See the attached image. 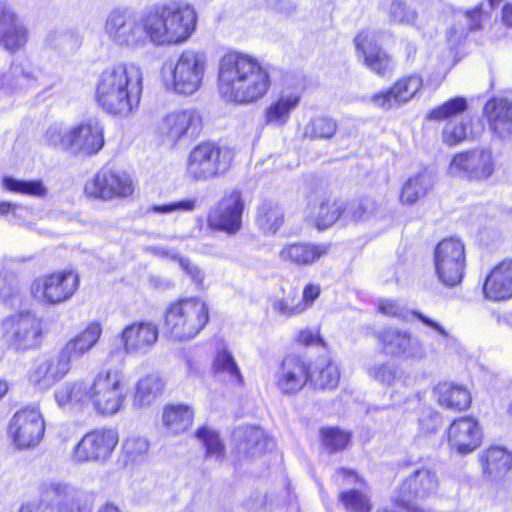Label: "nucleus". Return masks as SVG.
<instances>
[{"label":"nucleus","instance_id":"f257e3e1","mask_svg":"<svg viewBox=\"0 0 512 512\" xmlns=\"http://www.w3.org/2000/svg\"><path fill=\"white\" fill-rule=\"evenodd\" d=\"M219 92L227 101L250 104L263 98L271 86L269 72L258 59L230 52L219 61Z\"/></svg>","mask_w":512,"mask_h":512},{"label":"nucleus","instance_id":"f03ea898","mask_svg":"<svg viewBox=\"0 0 512 512\" xmlns=\"http://www.w3.org/2000/svg\"><path fill=\"white\" fill-rule=\"evenodd\" d=\"M143 91V73L135 63L108 66L96 81V101L107 113L127 117L138 108Z\"/></svg>","mask_w":512,"mask_h":512},{"label":"nucleus","instance_id":"7ed1b4c3","mask_svg":"<svg viewBox=\"0 0 512 512\" xmlns=\"http://www.w3.org/2000/svg\"><path fill=\"white\" fill-rule=\"evenodd\" d=\"M145 15L149 41L157 46L187 41L197 23L196 12L190 6L161 5Z\"/></svg>","mask_w":512,"mask_h":512},{"label":"nucleus","instance_id":"20e7f679","mask_svg":"<svg viewBox=\"0 0 512 512\" xmlns=\"http://www.w3.org/2000/svg\"><path fill=\"white\" fill-rule=\"evenodd\" d=\"M104 127L96 118H88L72 126L53 124L44 134L47 145L73 156L96 155L104 146Z\"/></svg>","mask_w":512,"mask_h":512},{"label":"nucleus","instance_id":"39448f33","mask_svg":"<svg viewBox=\"0 0 512 512\" xmlns=\"http://www.w3.org/2000/svg\"><path fill=\"white\" fill-rule=\"evenodd\" d=\"M208 321V306L197 297L180 299L170 304L165 312L166 332L178 341L193 339Z\"/></svg>","mask_w":512,"mask_h":512},{"label":"nucleus","instance_id":"423d86ee","mask_svg":"<svg viewBox=\"0 0 512 512\" xmlns=\"http://www.w3.org/2000/svg\"><path fill=\"white\" fill-rule=\"evenodd\" d=\"M124 373L118 367L100 370L92 383H88V406L101 415H114L119 412L125 402L123 392Z\"/></svg>","mask_w":512,"mask_h":512},{"label":"nucleus","instance_id":"0eeeda50","mask_svg":"<svg viewBox=\"0 0 512 512\" xmlns=\"http://www.w3.org/2000/svg\"><path fill=\"white\" fill-rule=\"evenodd\" d=\"M104 32L111 42L122 48H142L149 41L146 15L123 9H114L108 14Z\"/></svg>","mask_w":512,"mask_h":512},{"label":"nucleus","instance_id":"6e6552de","mask_svg":"<svg viewBox=\"0 0 512 512\" xmlns=\"http://www.w3.org/2000/svg\"><path fill=\"white\" fill-rule=\"evenodd\" d=\"M209 68V57L201 49L186 48L176 58L172 74V90L179 95H193L203 85Z\"/></svg>","mask_w":512,"mask_h":512},{"label":"nucleus","instance_id":"1a4fd4ad","mask_svg":"<svg viewBox=\"0 0 512 512\" xmlns=\"http://www.w3.org/2000/svg\"><path fill=\"white\" fill-rule=\"evenodd\" d=\"M231 149L214 142H203L189 154L187 174L196 181H206L225 174L233 161Z\"/></svg>","mask_w":512,"mask_h":512},{"label":"nucleus","instance_id":"9d476101","mask_svg":"<svg viewBox=\"0 0 512 512\" xmlns=\"http://www.w3.org/2000/svg\"><path fill=\"white\" fill-rule=\"evenodd\" d=\"M438 487L436 471L421 467L402 481L394 493L393 501L410 512H424L423 501L435 495Z\"/></svg>","mask_w":512,"mask_h":512},{"label":"nucleus","instance_id":"9b49d317","mask_svg":"<svg viewBox=\"0 0 512 512\" xmlns=\"http://www.w3.org/2000/svg\"><path fill=\"white\" fill-rule=\"evenodd\" d=\"M1 327L9 343L17 350L36 348L42 341L43 321L30 310L7 316L2 320Z\"/></svg>","mask_w":512,"mask_h":512},{"label":"nucleus","instance_id":"f8f14e48","mask_svg":"<svg viewBox=\"0 0 512 512\" xmlns=\"http://www.w3.org/2000/svg\"><path fill=\"white\" fill-rule=\"evenodd\" d=\"M435 270L438 279L448 287L458 285L463 277L465 249L455 237L440 241L434 251Z\"/></svg>","mask_w":512,"mask_h":512},{"label":"nucleus","instance_id":"ddd939ff","mask_svg":"<svg viewBox=\"0 0 512 512\" xmlns=\"http://www.w3.org/2000/svg\"><path fill=\"white\" fill-rule=\"evenodd\" d=\"M78 286L79 276L75 271H60L35 279L31 294L41 303L56 305L70 299Z\"/></svg>","mask_w":512,"mask_h":512},{"label":"nucleus","instance_id":"4468645a","mask_svg":"<svg viewBox=\"0 0 512 512\" xmlns=\"http://www.w3.org/2000/svg\"><path fill=\"white\" fill-rule=\"evenodd\" d=\"M494 170L495 162L492 152L477 148L454 155L447 173L454 178L482 181L491 177Z\"/></svg>","mask_w":512,"mask_h":512},{"label":"nucleus","instance_id":"2eb2a0df","mask_svg":"<svg viewBox=\"0 0 512 512\" xmlns=\"http://www.w3.org/2000/svg\"><path fill=\"white\" fill-rule=\"evenodd\" d=\"M44 432V419L36 407H25L18 410L8 426V434L19 449L37 446Z\"/></svg>","mask_w":512,"mask_h":512},{"label":"nucleus","instance_id":"dca6fc26","mask_svg":"<svg viewBox=\"0 0 512 512\" xmlns=\"http://www.w3.org/2000/svg\"><path fill=\"white\" fill-rule=\"evenodd\" d=\"M134 185L129 175L102 168L85 184L87 197L109 201L132 195Z\"/></svg>","mask_w":512,"mask_h":512},{"label":"nucleus","instance_id":"f3484780","mask_svg":"<svg viewBox=\"0 0 512 512\" xmlns=\"http://www.w3.org/2000/svg\"><path fill=\"white\" fill-rule=\"evenodd\" d=\"M378 338L388 355L412 361H422L426 358L423 341L409 331L388 327L379 333Z\"/></svg>","mask_w":512,"mask_h":512},{"label":"nucleus","instance_id":"a211bd4d","mask_svg":"<svg viewBox=\"0 0 512 512\" xmlns=\"http://www.w3.org/2000/svg\"><path fill=\"white\" fill-rule=\"evenodd\" d=\"M244 203L239 191L226 194L208 214V225L227 234L237 233L242 226Z\"/></svg>","mask_w":512,"mask_h":512},{"label":"nucleus","instance_id":"6ab92c4d","mask_svg":"<svg viewBox=\"0 0 512 512\" xmlns=\"http://www.w3.org/2000/svg\"><path fill=\"white\" fill-rule=\"evenodd\" d=\"M118 443L114 429H97L87 433L75 446L73 459L77 462L100 461L110 457Z\"/></svg>","mask_w":512,"mask_h":512},{"label":"nucleus","instance_id":"aec40b11","mask_svg":"<svg viewBox=\"0 0 512 512\" xmlns=\"http://www.w3.org/2000/svg\"><path fill=\"white\" fill-rule=\"evenodd\" d=\"M422 85L423 80L421 76L417 74L409 75L396 81L386 91L371 96L370 102L385 111L397 108L412 100L421 90Z\"/></svg>","mask_w":512,"mask_h":512},{"label":"nucleus","instance_id":"412c9836","mask_svg":"<svg viewBox=\"0 0 512 512\" xmlns=\"http://www.w3.org/2000/svg\"><path fill=\"white\" fill-rule=\"evenodd\" d=\"M357 57L363 64L379 76L392 72L391 57L378 45L376 35L370 31L360 32L354 39Z\"/></svg>","mask_w":512,"mask_h":512},{"label":"nucleus","instance_id":"4be33fe9","mask_svg":"<svg viewBox=\"0 0 512 512\" xmlns=\"http://www.w3.org/2000/svg\"><path fill=\"white\" fill-rule=\"evenodd\" d=\"M346 203L326 194L309 201L306 219L310 225L319 231L333 226L337 220L344 221Z\"/></svg>","mask_w":512,"mask_h":512},{"label":"nucleus","instance_id":"5701e85b","mask_svg":"<svg viewBox=\"0 0 512 512\" xmlns=\"http://www.w3.org/2000/svg\"><path fill=\"white\" fill-rule=\"evenodd\" d=\"M449 446L459 454L473 452L481 444V429L472 417L455 419L447 431Z\"/></svg>","mask_w":512,"mask_h":512},{"label":"nucleus","instance_id":"b1692460","mask_svg":"<svg viewBox=\"0 0 512 512\" xmlns=\"http://www.w3.org/2000/svg\"><path fill=\"white\" fill-rule=\"evenodd\" d=\"M309 382V369L297 356H287L281 362L275 384L283 394L299 392Z\"/></svg>","mask_w":512,"mask_h":512},{"label":"nucleus","instance_id":"393cba45","mask_svg":"<svg viewBox=\"0 0 512 512\" xmlns=\"http://www.w3.org/2000/svg\"><path fill=\"white\" fill-rule=\"evenodd\" d=\"M121 342L128 354H146L158 340V328L152 322H135L125 327Z\"/></svg>","mask_w":512,"mask_h":512},{"label":"nucleus","instance_id":"a878e982","mask_svg":"<svg viewBox=\"0 0 512 512\" xmlns=\"http://www.w3.org/2000/svg\"><path fill=\"white\" fill-rule=\"evenodd\" d=\"M483 293L486 299L495 302L512 298V259H505L491 269Z\"/></svg>","mask_w":512,"mask_h":512},{"label":"nucleus","instance_id":"bb28decb","mask_svg":"<svg viewBox=\"0 0 512 512\" xmlns=\"http://www.w3.org/2000/svg\"><path fill=\"white\" fill-rule=\"evenodd\" d=\"M26 28L18 20L12 8L0 1V43L9 51H16L27 42Z\"/></svg>","mask_w":512,"mask_h":512},{"label":"nucleus","instance_id":"cd10ccee","mask_svg":"<svg viewBox=\"0 0 512 512\" xmlns=\"http://www.w3.org/2000/svg\"><path fill=\"white\" fill-rule=\"evenodd\" d=\"M199 121L193 110H177L167 114L161 121L158 131L163 140L175 144L187 135Z\"/></svg>","mask_w":512,"mask_h":512},{"label":"nucleus","instance_id":"c85d7f7f","mask_svg":"<svg viewBox=\"0 0 512 512\" xmlns=\"http://www.w3.org/2000/svg\"><path fill=\"white\" fill-rule=\"evenodd\" d=\"M490 129L500 138L512 134V106L505 98H493L484 106Z\"/></svg>","mask_w":512,"mask_h":512},{"label":"nucleus","instance_id":"c756f323","mask_svg":"<svg viewBox=\"0 0 512 512\" xmlns=\"http://www.w3.org/2000/svg\"><path fill=\"white\" fill-rule=\"evenodd\" d=\"M328 244L294 243L285 245L279 252L282 261L296 265H310L326 255Z\"/></svg>","mask_w":512,"mask_h":512},{"label":"nucleus","instance_id":"7c9ffc66","mask_svg":"<svg viewBox=\"0 0 512 512\" xmlns=\"http://www.w3.org/2000/svg\"><path fill=\"white\" fill-rule=\"evenodd\" d=\"M101 335V324L93 321L83 331L70 339L62 349L71 360L80 359L96 345Z\"/></svg>","mask_w":512,"mask_h":512},{"label":"nucleus","instance_id":"2f4dec72","mask_svg":"<svg viewBox=\"0 0 512 512\" xmlns=\"http://www.w3.org/2000/svg\"><path fill=\"white\" fill-rule=\"evenodd\" d=\"M480 462L484 473L496 479L512 468V454L503 447L492 446L480 454Z\"/></svg>","mask_w":512,"mask_h":512},{"label":"nucleus","instance_id":"473e14b6","mask_svg":"<svg viewBox=\"0 0 512 512\" xmlns=\"http://www.w3.org/2000/svg\"><path fill=\"white\" fill-rule=\"evenodd\" d=\"M434 392L438 403L447 409L462 411L470 406V392L462 386L447 382L440 383L435 387Z\"/></svg>","mask_w":512,"mask_h":512},{"label":"nucleus","instance_id":"72a5a7b5","mask_svg":"<svg viewBox=\"0 0 512 512\" xmlns=\"http://www.w3.org/2000/svg\"><path fill=\"white\" fill-rule=\"evenodd\" d=\"M164 386L163 380L156 374H149L139 379L133 396V406L150 407L161 396Z\"/></svg>","mask_w":512,"mask_h":512},{"label":"nucleus","instance_id":"f704fd0d","mask_svg":"<svg viewBox=\"0 0 512 512\" xmlns=\"http://www.w3.org/2000/svg\"><path fill=\"white\" fill-rule=\"evenodd\" d=\"M378 310L384 315L395 317L403 321H409V315L412 314L424 325L433 329L441 336L445 338L449 336L448 331L437 321L427 317L426 315L419 311L409 312L394 300H381L378 305Z\"/></svg>","mask_w":512,"mask_h":512},{"label":"nucleus","instance_id":"c9c22d12","mask_svg":"<svg viewBox=\"0 0 512 512\" xmlns=\"http://www.w3.org/2000/svg\"><path fill=\"white\" fill-rule=\"evenodd\" d=\"M88 383L85 381L66 382L54 392V398L60 407L88 406Z\"/></svg>","mask_w":512,"mask_h":512},{"label":"nucleus","instance_id":"e433bc0d","mask_svg":"<svg viewBox=\"0 0 512 512\" xmlns=\"http://www.w3.org/2000/svg\"><path fill=\"white\" fill-rule=\"evenodd\" d=\"M340 372L337 365L327 359H319L309 370V382L318 389L332 390L338 386Z\"/></svg>","mask_w":512,"mask_h":512},{"label":"nucleus","instance_id":"4c0bfd02","mask_svg":"<svg viewBox=\"0 0 512 512\" xmlns=\"http://www.w3.org/2000/svg\"><path fill=\"white\" fill-rule=\"evenodd\" d=\"M300 102V95L289 93L281 95L277 101L271 103L266 110V121L268 124L283 126L287 123L290 113Z\"/></svg>","mask_w":512,"mask_h":512},{"label":"nucleus","instance_id":"58836bf2","mask_svg":"<svg viewBox=\"0 0 512 512\" xmlns=\"http://www.w3.org/2000/svg\"><path fill=\"white\" fill-rule=\"evenodd\" d=\"M193 410L185 405L167 406L163 412V423L173 434L186 431L193 422Z\"/></svg>","mask_w":512,"mask_h":512},{"label":"nucleus","instance_id":"ea45409f","mask_svg":"<svg viewBox=\"0 0 512 512\" xmlns=\"http://www.w3.org/2000/svg\"><path fill=\"white\" fill-rule=\"evenodd\" d=\"M284 220L283 209L274 201L265 200L258 207L256 222L264 233L274 234Z\"/></svg>","mask_w":512,"mask_h":512},{"label":"nucleus","instance_id":"a19ab883","mask_svg":"<svg viewBox=\"0 0 512 512\" xmlns=\"http://www.w3.org/2000/svg\"><path fill=\"white\" fill-rule=\"evenodd\" d=\"M54 491L58 495L68 496L61 502L58 512H91L92 501L82 492L72 491L66 485L57 484Z\"/></svg>","mask_w":512,"mask_h":512},{"label":"nucleus","instance_id":"79ce46f5","mask_svg":"<svg viewBox=\"0 0 512 512\" xmlns=\"http://www.w3.org/2000/svg\"><path fill=\"white\" fill-rule=\"evenodd\" d=\"M243 436L242 450L251 456H256L269 448L272 440L268 439L263 429L247 426L239 430Z\"/></svg>","mask_w":512,"mask_h":512},{"label":"nucleus","instance_id":"37998d69","mask_svg":"<svg viewBox=\"0 0 512 512\" xmlns=\"http://www.w3.org/2000/svg\"><path fill=\"white\" fill-rule=\"evenodd\" d=\"M432 185V176L427 172L409 178L402 188V202L407 204L415 203L419 198L426 195Z\"/></svg>","mask_w":512,"mask_h":512},{"label":"nucleus","instance_id":"c03bdc74","mask_svg":"<svg viewBox=\"0 0 512 512\" xmlns=\"http://www.w3.org/2000/svg\"><path fill=\"white\" fill-rule=\"evenodd\" d=\"M196 437L205 447L206 459H213L216 462H221L223 460L225 456V446L219 435L214 430L202 427L197 430Z\"/></svg>","mask_w":512,"mask_h":512},{"label":"nucleus","instance_id":"a18cd8bd","mask_svg":"<svg viewBox=\"0 0 512 512\" xmlns=\"http://www.w3.org/2000/svg\"><path fill=\"white\" fill-rule=\"evenodd\" d=\"M379 209L378 203L371 198H364L359 201L346 204L344 222H358L369 219Z\"/></svg>","mask_w":512,"mask_h":512},{"label":"nucleus","instance_id":"49530a36","mask_svg":"<svg viewBox=\"0 0 512 512\" xmlns=\"http://www.w3.org/2000/svg\"><path fill=\"white\" fill-rule=\"evenodd\" d=\"M3 186L8 191L33 197H44L47 193V189L41 180L27 181L13 177H4Z\"/></svg>","mask_w":512,"mask_h":512},{"label":"nucleus","instance_id":"de8ad7c7","mask_svg":"<svg viewBox=\"0 0 512 512\" xmlns=\"http://www.w3.org/2000/svg\"><path fill=\"white\" fill-rule=\"evenodd\" d=\"M213 367L217 374L226 375L231 381L242 384L243 377L240 369L229 351L225 349L219 351L215 357Z\"/></svg>","mask_w":512,"mask_h":512},{"label":"nucleus","instance_id":"09e8293b","mask_svg":"<svg viewBox=\"0 0 512 512\" xmlns=\"http://www.w3.org/2000/svg\"><path fill=\"white\" fill-rule=\"evenodd\" d=\"M337 130L336 122L328 117L312 118L304 128V136L310 139H329Z\"/></svg>","mask_w":512,"mask_h":512},{"label":"nucleus","instance_id":"8fccbe9b","mask_svg":"<svg viewBox=\"0 0 512 512\" xmlns=\"http://www.w3.org/2000/svg\"><path fill=\"white\" fill-rule=\"evenodd\" d=\"M467 107L468 104L464 97H455L431 110L428 118L436 121L446 120L463 113Z\"/></svg>","mask_w":512,"mask_h":512},{"label":"nucleus","instance_id":"3c124183","mask_svg":"<svg viewBox=\"0 0 512 512\" xmlns=\"http://www.w3.org/2000/svg\"><path fill=\"white\" fill-rule=\"evenodd\" d=\"M388 17L391 23L415 25L418 14L414 8L403 1H392L388 9Z\"/></svg>","mask_w":512,"mask_h":512},{"label":"nucleus","instance_id":"603ef678","mask_svg":"<svg viewBox=\"0 0 512 512\" xmlns=\"http://www.w3.org/2000/svg\"><path fill=\"white\" fill-rule=\"evenodd\" d=\"M272 309L281 317L291 318L306 311V305L300 299H297L295 294H288L281 299H275L272 303Z\"/></svg>","mask_w":512,"mask_h":512},{"label":"nucleus","instance_id":"864d4df0","mask_svg":"<svg viewBox=\"0 0 512 512\" xmlns=\"http://www.w3.org/2000/svg\"><path fill=\"white\" fill-rule=\"evenodd\" d=\"M45 365L49 366V373L54 382L61 380L71 369V359L63 349L53 356H41Z\"/></svg>","mask_w":512,"mask_h":512},{"label":"nucleus","instance_id":"5fc2aeb1","mask_svg":"<svg viewBox=\"0 0 512 512\" xmlns=\"http://www.w3.org/2000/svg\"><path fill=\"white\" fill-rule=\"evenodd\" d=\"M29 382L39 390H46L55 384L49 366L45 365L42 357H38L29 371Z\"/></svg>","mask_w":512,"mask_h":512},{"label":"nucleus","instance_id":"6e6d98bb","mask_svg":"<svg viewBox=\"0 0 512 512\" xmlns=\"http://www.w3.org/2000/svg\"><path fill=\"white\" fill-rule=\"evenodd\" d=\"M340 502L347 512H369V500L362 492L353 488L340 493Z\"/></svg>","mask_w":512,"mask_h":512},{"label":"nucleus","instance_id":"4d7b16f0","mask_svg":"<svg viewBox=\"0 0 512 512\" xmlns=\"http://www.w3.org/2000/svg\"><path fill=\"white\" fill-rule=\"evenodd\" d=\"M321 436L323 445L331 453L344 449L350 440L348 433L332 427L323 428Z\"/></svg>","mask_w":512,"mask_h":512},{"label":"nucleus","instance_id":"13d9d810","mask_svg":"<svg viewBox=\"0 0 512 512\" xmlns=\"http://www.w3.org/2000/svg\"><path fill=\"white\" fill-rule=\"evenodd\" d=\"M467 126L468 120L460 123H448L443 129V141L452 146L472 137L473 133L468 131Z\"/></svg>","mask_w":512,"mask_h":512},{"label":"nucleus","instance_id":"bf43d9fd","mask_svg":"<svg viewBox=\"0 0 512 512\" xmlns=\"http://www.w3.org/2000/svg\"><path fill=\"white\" fill-rule=\"evenodd\" d=\"M148 449V440L140 436H131L123 444L124 453L132 460L146 454Z\"/></svg>","mask_w":512,"mask_h":512},{"label":"nucleus","instance_id":"052dcab7","mask_svg":"<svg viewBox=\"0 0 512 512\" xmlns=\"http://www.w3.org/2000/svg\"><path fill=\"white\" fill-rule=\"evenodd\" d=\"M368 373L376 381L391 385L395 380L396 368L391 363L375 364L368 369Z\"/></svg>","mask_w":512,"mask_h":512},{"label":"nucleus","instance_id":"680f3d73","mask_svg":"<svg viewBox=\"0 0 512 512\" xmlns=\"http://www.w3.org/2000/svg\"><path fill=\"white\" fill-rule=\"evenodd\" d=\"M179 266L197 286L202 287L205 279V272L197 264L186 257L179 258Z\"/></svg>","mask_w":512,"mask_h":512},{"label":"nucleus","instance_id":"e2e57ef3","mask_svg":"<svg viewBox=\"0 0 512 512\" xmlns=\"http://www.w3.org/2000/svg\"><path fill=\"white\" fill-rule=\"evenodd\" d=\"M195 208L194 200H181L162 205H154L149 211L160 214H168L174 211H192Z\"/></svg>","mask_w":512,"mask_h":512},{"label":"nucleus","instance_id":"0e129e2a","mask_svg":"<svg viewBox=\"0 0 512 512\" xmlns=\"http://www.w3.org/2000/svg\"><path fill=\"white\" fill-rule=\"evenodd\" d=\"M33 79L30 72H26L22 67L13 65L11 66L8 74L5 76V80L11 83V86L22 87Z\"/></svg>","mask_w":512,"mask_h":512},{"label":"nucleus","instance_id":"69168bd1","mask_svg":"<svg viewBox=\"0 0 512 512\" xmlns=\"http://www.w3.org/2000/svg\"><path fill=\"white\" fill-rule=\"evenodd\" d=\"M19 512H53V507L47 498L34 499L23 504Z\"/></svg>","mask_w":512,"mask_h":512},{"label":"nucleus","instance_id":"338daca9","mask_svg":"<svg viewBox=\"0 0 512 512\" xmlns=\"http://www.w3.org/2000/svg\"><path fill=\"white\" fill-rule=\"evenodd\" d=\"M298 340L301 344L309 346V345H323L324 341L321 338L318 331L313 330H303L300 332L298 336Z\"/></svg>","mask_w":512,"mask_h":512},{"label":"nucleus","instance_id":"774afa93","mask_svg":"<svg viewBox=\"0 0 512 512\" xmlns=\"http://www.w3.org/2000/svg\"><path fill=\"white\" fill-rule=\"evenodd\" d=\"M320 295V287L318 285L309 284L304 288L303 296L300 301L306 305V309L311 307L313 302L319 297Z\"/></svg>","mask_w":512,"mask_h":512}]
</instances>
